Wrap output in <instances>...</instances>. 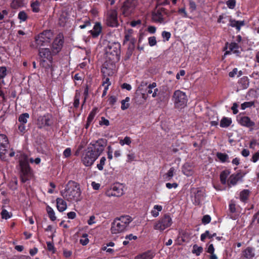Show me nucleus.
Masks as SVG:
<instances>
[{
  "mask_svg": "<svg viewBox=\"0 0 259 259\" xmlns=\"http://www.w3.org/2000/svg\"><path fill=\"white\" fill-rule=\"evenodd\" d=\"M153 257V256L150 251H148L137 255L135 259H152Z\"/></svg>",
  "mask_w": 259,
  "mask_h": 259,
  "instance_id": "nucleus-34",
  "label": "nucleus"
},
{
  "mask_svg": "<svg viewBox=\"0 0 259 259\" xmlns=\"http://www.w3.org/2000/svg\"><path fill=\"white\" fill-rule=\"evenodd\" d=\"M1 214L3 219L7 220L11 217V215H10L9 212L5 209L2 210Z\"/></svg>",
  "mask_w": 259,
  "mask_h": 259,
  "instance_id": "nucleus-50",
  "label": "nucleus"
},
{
  "mask_svg": "<svg viewBox=\"0 0 259 259\" xmlns=\"http://www.w3.org/2000/svg\"><path fill=\"white\" fill-rule=\"evenodd\" d=\"M238 123L243 126L252 127L255 125L254 122L251 120L248 116H244L237 118Z\"/></svg>",
  "mask_w": 259,
  "mask_h": 259,
  "instance_id": "nucleus-21",
  "label": "nucleus"
},
{
  "mask_svg": "<svg viewBox=\"0 0 259 259\" xmlns=\"http://www.w3.org/2000/svg\"><path fill=\"white\" fill-rule=\"evenodd\" d=\"M88 235L87 233L83 234L81 239L79 240L80 243L82 245H86L89 242V240L88 238Z\"/></svg>",
  "mask_w": 259,
  "mask_h": 259,
  "instance_id": "nucleus-44",
  "label": "nucleus"
},
{
  "mask_svg": "<svg viewBox=\"0 0 259 259\" xmlns=\"http://www.w3.org/2000/svg\"><path fill=\"white\" fill-rule=\"evenodd\" d=\"M161 35L164 39L163 41H168L171 37V33L169 32L163 31L162 32Z\"/></svg>",
  "mask_w": 259,
  "mask_h": 259,
  "instance_id": "nucleus-51",
  "label": "nucleus"
},
{
  "mask_svg": "<svg viewBox=\"0 0 259 259\" xmlns=\"http://www.w3.org/2000/svg\"><path fill=\"white\" fill-rule=\"evenodd\" d=\"M121 45L118 42H109L105 48L106 58L112 62H116L120 60Z\"/></svg>",
  "mask_w": 259,
  "mask_h": 259,
  "instance_id": "nucleus-6",
  "label": "nucleus"
},
{
  "mask_svg": "<svg viewBox=\"0 0 259 259\" xmlns=\"http://www.w3.org/2000/svg\"><path fill=\"white\" fill-rule=\"evenodd\" d=\"M25 124L20 123L18 125V130L19 132L22 134H24L26 132Z\"/></svg>",
  "mask_w": 259,
  "mask_h": 259,
  "instance_id": "nucleus-62",
  "label": "nucleus"
},
{
  "mask_svg": "<svg viewBox=\"0 0 259 259\" xmlns=\"http://www.w3.org/2000/svg\"><path fill=\"white\" fill-rule=\"evenodd\" d=\"M244 176V174H242L240 170L236 173L230 175L227 182L228 187L231 188L235 186L239 181H242Z\"/></svg>",
  "mask_w": 259,
  "mask_h": 259,
  "instance_id": "nucleus-17",
  "label": "nucleus"
},
{
  "mask_svg": "<svg viewBox=\"0 0 259 259\" xmlns=\"http://www.w3.org/2000/svg\"><path fill=\"white\" fill-rule=\"evenodd\" d=\"M229 23L228 24V26L235 28L238 32L240 31L241 27L245 25V21L244 20H236L234 19H232L231 17L229 19Z\"/></svg>",
  "mask_w": 259,
  "mask_h": 259,
  "instance_id": "nucleus-22",
  "label": "nucleus"
},
{
  "mask_svg": "<svg viewBox=\"0 0 259 259\" xmlns=\"http://www.w3.org/2000/svg\"><path fill=\"white\" fill-rule=\"evenodd\" d=\"M230 17V16H227L225 14H222L219 16V17L217 20V22L218 23H222L225 24L226 23V21L225 20V19H226L227 18H229Z\"/></svg>",
  "mask_w": 259,
  "mask_h": 259,
  "instance_id": "nucleus-53",
  "label": "nucleus"
},
{
  "mask_svg": "<svg viewBox=\"0 0 259 259\" xmlns=\"http://www.w3.org/2000/svg\"><path fill=\"white\" fill-rule=\"evenodd\" d=\"M148 43L150 47H153L157 44L156 37L155 36H151L148 38Z\"/></svg>",
  "mask_w": 259,
  "mask_h": 259,
  "instance_id": "nucleus-60",
  "label": "nucleus"
},
{
  "mask_svg": "<svg viewBox=\"0 0 259 259\" xmlns=\"http://www.w3.org/2000/svg\"><path fill=\"white\" fill-rule=\"evenodd\" d=\"M133 32L134 30L132 29H129L127 31H125L123 42V45L129 42L128 45V50L131 52H133L134 50L137 41L136 38L133 36Z\"/></svg>",
  "mask_w": 259,
  "mask_h": 259,
  "instance_id": "nucleus-13",
  "label": "nucleus"
},
{
  "mask_svg": "<svg viewBox=\"0 0 259 259\" xmlns=\"http://www.w3.org/2000/svg\"><path fill=\"white\" fill-rule=\"evenodd\" d=\"M178 13L181 15L183 18H188V16L186 11L185 8H182L178 10Z\"/></svg>",
  "mask_w": 259,
  "mask_h": 259,
  "instance_id": "nucleus-56",
  "label": "nucleus"
},
{
  "mask_svg": "<svg viewBox=\"0 0 259 259\" xmlns=\"http://www.w3.org/2000/svg\"><path fill=\"white\" fill-rule=\"evenodd\" d=\"M56 203L57 209L60 212H63L66 209L67 203L62 198H57Z\"/></svg>",
  "mask_w": 259,
  "mask_h": 259,
  "instance_id": "nucleus-26",
  "label": "nucleus"
},
{
  "mask_svg": "<svg viewBox=\"0 0 259 259\" xmlns=\"http://www.w3.org/2000/svg\"><path fill=\"white\" fill-rule=\"evenodd\" d=\"M162 209L161 205H155L154 206L153 209L151 211V213L153 217H157L159 215V212Z\"/></svg>",
  "mask_w": 259,
  "mask_h": 259,
  "instance_id": "nucleus-37",
  "label": "nucleus"
},
{
  "mask_svg": "<svg viewBox=\"0 0 259 259\" xmlns=\"http://www.w3.org/2000/svg\"><path fill=\"white\" fill-rule=\"evenodd\" d=\"M7 75V68L5 66L0 67V79H3Z\"/></svg>",
  "mask_w": 259,
  "mask_h": 259,
  "instance_id": "nucleus-55",
  "label": "nucleus"
},
{
  "mask_svg": "<svg viewBox=\"0 0 259 259\" xmlns=\"http://www.w3.org/2000/svg\"><path fill=\"white\" fill-rule=\"evenodd\" d=\"M239 46L236 42H231L229 43L226 42L223 48V51H225L224 56H226L233 53L236 56H240L241 52L239 50Z\"/></svg>",
  "mask_w": 259,
  "mask_h": 259,
  "instance_id": "nucleus-14",
  "label": "nucleus"
},
{
  "mask_svg": "<svg viewBox=\"0 0 259 259\" xmlns=\"http://www.w3.org/2000/svg\"><path fill=\"white\" fill-rule=\"evenodd\" d=\"M38 52L39 56L41 59H46L50 63H52L54 55L49 48H40Z\"/></svg>",
  "mask_w": 259,
  "mask_h": 259,
  "instance_id": "nucleus-20",
  "label": "nucleus"
},
{
  "mask_svg": "<svg viewBox=\"0 0 259 259\" xmlns=\"http://www.w3.org/2000/svg\"><path fill=\"white\" fill-rule=\"evenodd\" d=\"M132 220L130 215H122L115 218L111 224V233L116 234L126 231Z\"/></svg>",
  "mask_w": 259,
  "mask_h": 259,
  "instance_id": "nucleus-5",
  "label": "nucleus"
},
{
  "mask_svg": "<svg viewBox=\"0 0 259 259\" xmlns=\"http://www.w3.org/2000/svg\"><path fill=\"white\" fill-rule=\"evenodd\" d=\"M229 210L230 213H234L236 211V204L233 202H231L229 205Z\"/></svg>",
  "mask_w": 259,
  "mask_h": 259,
  "instance_id": "nucleus-58",
  "label": "nucleus"
},
{
  "mask_svg": "<svg viewBox=\"0 0 259 259\" xmlns=\"http://www.w3.org/2000/svg\"><path fill=\"white\" fill-rule=\"evenodd\" d=\"M64 36L62 33H59L54 40L52 45V51L53 55L59 53L63 46Z\"/></svg>",
  "mask_w": 259,
  "mask_h": 259,
  "instance_id": "nucleus-15",
  "label": "nucleus"
},
{
  "mask_svg": "<svg viewBox=\"0 0 259 259\" xmlns=\"http://www.w3.org/2000/svg\"><path fill=\"white\" fill-rule=\"evenodd\" d=\"M211 220L210 216L208 214L204 215L202 218V223L204 225L209 224Z\"/></svg>",
  "mask_w": 259,
  "mask_h": 259,
  "instance_id": "nucleus-49",
  "label": "nucleus"
},
{
  "mask_svg": "<svg viewBox=\"0 0 259 259\" xmlns=\"http://www.w3.org/2000/svg\"><path fill=\"white\" fill-rule=\"evenodd\" d=\"M193 165L190 163H185L182 167L183 173L187 177L191 176L193 174Z\"/></svg>",
  "mask_w": 259,
  "mask_h": 259,
  "instance_id": "nucleus-24",
  "label": "nucleus"
},
{
  "mask_svg": "<svg viewBox=\"0 0 259 259\" xmlns=\"http://www.w3.org/2000/svg\"><path fill=\"white\" fill-rule=\"evenodd\" d=\"M189 9L191 12H193L196 10L197 6L195 2L192 0H189Z\"/></svg>",
  "mask_w": 259,
  "mask_h": 259,
  "instance_id": "nucleus-52",
  "label": "nucleus"
},
{
  "mask_svg": "<svg viewBox=\"0 0 259 259\" xmlns=\"http://www.w3.org/2000/svg\"><path fill=\"white\" fill-rule=\"evenodd\" d=\"M253 105V102H245L241 104V107L242 110H245L247 108L251 107Z\"/></svg>",
  "mask_w": 259,
  "mask_h": 259,
  "instance_id": "nucleus-59",
  "label": "nucleus"
},
{
  "mask_svg": "<svg viewBox=\"0 0 259 259\" xmlns=\"http://www.w3.org/2000/svg\"><path fill=\"white\" fill-rule=\"evenodd\" d=\"M172 223V219L170 215L168 214H165L155 223L153 228L154 230L162 232L169 227Z\"/></svg>",
  "mask_w": 259,
  "mask_h": 259,
  "instance_id": "nucleus-10",
  "label": "nucleus"
},
{
  "mask_svg": "<svg viewBox=\"0 0 259 259\" xmlns=\"http://www.w3.org/2000/svg\"><path fill=\"white\" fill-rule=\"evenodd\" d=\"M107 145V140L101 138L90 143L81 154V161L85 166H91L101 155Z\"/></svg>",
  "mask_w": 259,
  "mask_h": 259,
  "instance_id": "nucleus-1",
  "label": "nucleus"
},
{
  "mask_svg": "<svg viewBox=\"0 0 259 259\" xmlns=\"http://www.w3.org/2000/svg\"><path fill=\"white\" fill-rule=\"evenodd\" d=\"M238 88L240 90H244L249 87V79L247 76H243L238 81Z\"/></svg>",
  "mask_w": 259,
  "mask_h": 259,
  "instance_id": "nucleus-25",
  "label": "nucleus"
},
{
  "mask_svg": "<svg viewBox=\"0 0 259 259\" xmlns=\"http://www.w3.org/2000/svg\"><path fill=\"white\" fill-rule=\"evenodd\" d=\"M80 96H81L80 92L78 90H76L75 95L74 97V102H73V107L75 109L78 108L79 106V104H80L79 101H80Z\"/></svg>",
  "mask_w": 259,
  "mask_h": 259,
  "instance_id": "nucleus-30",
  "label": "nucleus"
},
{
  "mask_svg": "<svg viewBox=\"0 0 259 259\" xmlns=\"http://www.w3.org/2000/svg\"><path fill=\"white\" fill-rule=\"evenodd\" d=\"M235 0H228L226 2L227 7L230 9H233L236 6Z\"/></svg>",
  "mask_w": 259,
  "mask_h": 259,
  "instance_id": "nucleus-54",
  "label": "nucleus"
},
{
  "mask_svg": "<svg viewBox=\"0 0 259 259\" xmlns=\"http://www.w3.org/2000/svg\"><path fill=\"white\" fill-rule=\"evenodd\" d=\"M54 124V120L51 114L46 113L39 116L36 120V125L39 129L48 130Z\"/></svg>",
  "mask_w": 259,
  "mask_h": 259,
  "instance_id": "nucleus-8",
  "label": "nucleus"
},
{
  "mask_svg": "<svg viewBox=\"0 0 259 259\" xmlns=\"http://www.w3.org/2000/svg\"><path fill=\"white\" fill-rule=\"evenodd\" d=\"M20 168V179L22 183L29 180L33 175L32 169L31 168L28 156L25 154H21L19 159Z\"/></svg>",
  "mask_w": 259,
  "mask_h": 259,
  "instance_id": "nucleus-3",
  "label": "nucleus"
},
{
  "mask_svg": "<svg viewBox=\"0 0 259 259\" xmlns=\"http://www.w3.org/2000/svg\"><path fill=\"white\" fill-rule=\"evenodd\" d=\"M24 6V0H13L11 7L13 9H18Z\"/></svg>",
  "mask_w": 259,
  "mask_h": 259,
  "instance_id": "nucleus-31",
  "label": "nucleus"
},
{
  "mask_svg": "<svg viewBox=\"0 0 259 259\" xmlns=\"http://www.w3.org/2000/svg\"><path fill=\"white\" fill-rule=\"evenodd\" d=\"M52 37L53 32L50 30H44L35 38L37 47L47 45Z\"/></svg>",
  "mask_w": 259,
  "mask_h": 259,
  "instance_id": "nucleus-11",
  "label": "nucleus"
},
{
  "mask_svg": "<svg viewBox=\"0 0 259 259\" xmlns=\"http://www.w3.org/2000/svg\"><path fill=\"white\" fill-rule=\"evenodd\" d=\"M40 3L38 1H35L31 3L30 6L32 9V11L34 13H38L39 11Z\"/></svg>",
  "mask_w": 259,
  "mask_h": 259,
  "instance_id": "nucleus-40",
  "label": "nucleus"
},
{
  "mask_svg": "<svg viewBox=\"0 0 259 259\" xmlns=\"http://www.w3.org/2000/svg\"><path fill=\"white\" fill-rule=\"evenodd\" d=\"M18 18L20 20V22H24L28 18V15L24 11H20L18 15Z\"/></svg>",
  "mask_w": 259,
  "mask_h": 259,
  "instance_id": "nucleus-43",
  "label": "nucleus"
},
{
  "mask_svg": "<svg viewBox=\"0 0 259 259\" xmlns=\"http://www.w3.org/2000/svg\"><path fill=\"white\" fill-rule=\"evenodd\" d=\"M47 249L50 251H52V252L54 253L55 252V249L54 245L53 243L51 242H47Z\"/></svg>",
  "mask_w": 259,
  "mask_h": 259,
  "instance_id": "nucleus-63",
  "label": "nucleus"
},
{
  "mask_svg": "<svg viewBox=\"0 0 259 259\" xmlns=\"http://www.w3.org/2000/svg\"><path fill=\"white\" fill-rule=\"evenodd\" d=\"M203 248L202 246H199L197 244H194L193 246V249L192 252L197 256H199L203 252Z\"/></svg>",
  "mask_w": 259,
  "mask_h": 259,
  "instance_id": "nucleus-39",
  "label": "nucleus"
},
{
  "mask_svg": "<svg viewBox=\"0 0 259 259\" xmlns=\"http://www.w3.org/2000/svg\"><path fill=\"white\" fill-rule=\"evenodd\" d=\"M8 144V139L6 135L0 134V157L3 160H6L5 154L6 148Z\"/></svg>",
  "mask_w": 259,
  "mask_h": 259,
  "instance_id": "nucleus-19",
  "label": "nucleus"
},
{
  "mask_svg": "<svg viewBox=\"0 0 259 259\" xmlns=\"http://www.w3.org/2000/svg\"><path fill=\"white\" fill-rule=\"evenodd\" d=\"M157 6L156 8L152 13V20L157 23H165L164 16H170L168 11L164 8L159 7V6L166 5L169 4L168 0H156Z\"/></svg>",
  "mask_w": 259,
  "mask_h": 259,
  "instance_id": "nucleus-4",
  "label": "nucleus"
},
{
  "mask_svg": "<svg viewBox=\"0 0 259 259\" xmlns=\"http://www.w3.org/2000/svg\"><path fill=\"white\" fill-rule=\"evenodd\" d=\"M106 194L108 197H120L123 194V186L119 184L114 185L106 192Z\"/></svg>",
  "mask_w": 259,
  "mask_h": 259,
  "instance_id": "nucleus-16",
  "label": "nucleus"
},
{
  "mask_svg": "<svg viewBox=\"0 0 259 259\" xmlns=\"http://www.w3.org/2000/svg\"><path fill=\"white\" fill-rule=\"evenodd\" d=\"M206 237L208 238L209 239H212V235L210 233L209 231L208 230H206L205 232L203 234H202L200 236V240L202 242H204L205 239Z\"/></svg>",
  "mask_w": 259,
  "mask_h": 259,
  "instance_id": "nucleus-45",
  "label": "nucleus"
},
{
  "mask_svg": "<svg viewBox=\"0 0 259 259\" xmlns=\"http://www.w3.org/2000/svg\"><path fill=\"white\" fill-rule=\"evenodd\" d=\"M105 22L106 25L110 27H117L119 25L118 20V13L116 9H110L107 11Z\"/></svg>",
  "mask_w": 259,
  "mask_h": 259,
  "instance_id": "nucleus-9",
  "label": "nucleus"
},
{
  "mask_svg": "<svg viewBox=\"0 0 259 259\" xmlns=\"http://www.w3.org/2000/svg\"><path fill=\"white\" fill-rule=\"evenodd\" d=\"M84 24L82 25H80L79 27L82 29L85 28L88 26H90L91 25V23L90 21V19L89 18H86L85 20L83 21Z\"/></svg>",
  "mask_w": 259,
  "mask_h": 259,
  "instance_id": "nucleus-57",
  "label": "nucleus"
},
{
  "mask_svg": "<svg viewBox=\"0 0 259 259\" xmlns=\"http://www.w3.org/2000/svg\"><path fill=\"white\" fill-rule=\"evenodd\" d=\"M40 65L46 69H49L52 66V63L47 62L44 59H41L40 61Z\"/></svg>",
  "mask_w": 259,
  "mask_h": 259,
  "instance_id": "nucleus-48",
  "label": "nucleus"
},
{
  "mask_svg": "<svg viewBox=\"0 0 259 259\" xmlns=\"http://www.w3.org/2000/svg\"><path fill=\"white\" fill-rule=\"evenodd\" d=\"M102 31V27L100 22H96L92 30L89 32L91 34L93 38H97L101 34Z\"/></svg>",
  "mask_w": 259,
  "mask_h": 259,
  "instance_id": "nucleus-23",
  "label": "nucleus"
},
{
  "mask_svg": "<svg viewBox=\"0 0 259 259\" xmlns=\"http://www.w3.org/2000/svg\"><path fill=\"white\" fill-rule=\"evenodd\" d=\"M250 191L247 189H244L240 193V199L243 202H246L248 200Z\"/></svg>",
  "mask_w": 259,
  "mask_h": 259,
  "instance_id": "nucleus-32",
  "label": "nucleus"
},
{
  "mask_svg": "<svg viewBox=\"0 0 259 259\" xmlns=\"http://www.w3.org/2000/svg\"><path fill=\"white\" fill-rule=\"evenodd\" d=\"M46 210L47 211L48 217L52 221H55L56 220V217L55 215V211L50 206L47 205L46 207Z\"/></svg>",
  "mask_w": 259,
  "mask_h": 259,
  "instance_id": "nucleus-35",
  "label": "nucleus"
},
{
  "mask_svg": "<svg viewBox=\"0 0 259 259\" xmlns=\"http://www.w3.org/2000/svg\"><path fill=\"white\" fill-rule=\"evenodd\" d=\"M232 123V120L231 118L223 117L220 121V125L223 128L228 127Z\"/></svg>",
  "mask_w": 259,
  "mask_h": 259,
  "instance_id": "nucleus-29",
  "label": "nucleus"
},
{
  "mask_svg": "<svg viewBox=\"0 0 259 259\" xmlns=\"http://www.w3.org/2000/svg\"><path fill=\"white\" fill-rule=\"evenodd\" d=\"M98 108L97 107L94 108L89 114L87 118L88 122H92L98 111Z\"/></svg>",
  "mask_w": 259,
  "mask_h": 259,
  "instance_id": "nucleus-42",
  "label": "nucleus"
},
{
  "mask_svg": "<svg viewBox=\"0 0 259 259\" xmlns=\"http://www.w3.org/2000/svg\"><path fill=\"white\" fill-rule=\"evenodd\" d=\"M10 189L12 190H16L18 188V181L16 178H15L14 180H12L9 185Z\"/></svg>",
  "mask_w": 259,
  "mask_h": 259,
  "instance_id": "nucleus-47",
  "label": "nucleus"
},
{
  "mask_svg": "<svg viewBox=\"0 0 259 259\" xmlns=\"http://www.w3.org/2000/svg\"><path fill=\"white\" fill-rule=\"evenodd\" d=\"M217 158L223 163L228 161L229 156L225 153L218 152L216 154Z\"/></svg>",
  "mask_w": 259,
  "mask_h": 259,
  "instance_id": "nucleus-38",
  "label": "nucleus"
},
{
  "mask_svg": "<svg viewBox=\"0 0 259 259\" xmlns=\"http://www.w3.org/2000/svg\"><path fill=\"white\" fill-rule=\"evenodd\" d=\"M157 84L156 82L150 84L147 88V93L148 94H152V97H155L157 96V92L158 91L157 88H155Z\"/></svg>",
  "mask_w": 259,
  "mask_h": 259,
  "instance_id": "nucleus-28",
  "label": "nucleus"
},
{
  "mask_svg": "<svg viewBox=\"0 0 259 259\" xmlns=\"http://www.w3.org/2000/svg\"><path fill=\"white\" fill-rule=\"evenodd\" d=\"M106 161V157H102L100 160V162L97 165V167L99 170H102L104 168V166L105 164Z\"/></svg>",
  "mask_w": 259,
  "mask_h": 259,
  "instance_id": "nucleus-46",
  "label": "nucleus"
},
{
  "mask_svg": "<svg viewBox=\"0 0 259 259\" xmlns=\"http://www.w3.org/2000/svg\"><path fill=\"white\" fill-rule=\"evenodd\" d=\"M194 197L192 199L193 203L195 205H200L205 197V190L203 189H197L193 192Z\"/></svg>",
  "mask_w": 259,
  "mask_h": 259,
  "instance_id": "nucleus-18",
  "label": "nucleus"
},
{
  "mask_svg": "<svg viewBox=\"0 0 259 259\" xmlns=\"http://www.w3.org/2000/svg\"><path fill=\"white\" fill-rule=\"evenodd\" d=\"M131 143V139L129 137H125L123 140L120 141V144L121 145H123L124 144H126L127 145H130Z\"/></svg>",
  "mask_w": 259,
  "mask_h": 259,
  "instance_id": "nucleus-61",
  "label": "nucleus"
},
{
  "mask_svg": "<svg viewBox=\"0 0 259 259\" xmlns=\"http://www.w3.org/2000/svg\"><path fill=\"white\" fill-rule=\"evenodd\" d=\"M172 100L176 108L182 109L187 106L188 100L186 93L178 90L174 92Z\"/></svg>",
  "mask_w": 259,
  "mask_h": 259,
  "instance_id": "nucleus-7",
  "label": "nucleus"
},
{
  "mask_svg": "<svg viewBox=\"0 0 259 259\" xmlns=\"http://www.w3.org/2000/svg\"><path fill=\"white\" fill-rule=\"evenodd\" d=\"M63 198L70 202H77L80 200L81 191L79 185L74 181H70L64 192H61Z\"/></svg>",
  "mask_w": 259,
  "mask_h": 259,
  "instance_id": "nucleus-2",
  "label": "nucleus"
},
{
  "mask_svg": "<svg viewBox=\"0 0 259 259\" xmlns=\"http://www.w3.org/2000/svg\"><path fill=\"white\" fill-rule=\"evenodd\" d=\"M137 4L136 0H126L121 8L122 15L125 17L130 16L134 12Z\"/></svg>",
  "mask_w": 259,
  "mask_h": 259,
  "instance_id": "nucleus-12",
  "label": "nucleus"
},
{
  "mask_svg": "<svg viewBox=\"0 0 259 259\" xmlns=\"http://www.w3.org/2000/svg\"><path fill=\"white\" fill-rule=\"evenodd\" d=\"M29 117V114L28 113H22L19 116L18 121L20 123L26 124Z\"/></svg>",
  "mask_w": 259,
  "mask_h": 259,
  "instance_id": "nucleus-36",
  "label": "nucleus"
},
{
  "mask_svg": "<svg viewBox=\"0 0 259 259\" xmlns=\"http://www.w3.org/2000/svg\"><path fill=\"white\" fill-rule=\"evenodd\" d=\"M231 171L229 169H225L223 170L220 176L221 183L222 185H225L227 183V178L230 175Z\"/></svg>",
  "mask_w": 259,
  "mask_h": 259,
  "instance_id": "nucleus-27",
  "label": "nucleus"
},
{
  "mask_svg": "<svg viewBox=\"0 0 259 259\" xmlns=\"http://www.w3.org/2000/svg\"><path fill=\"white\" fill-rule=\"evenodd\" d=\"M259 160V151L255 152L253 154L251 161L254 163L257 162Z\"/></svg>",
  "mask_w": 259,
  "mask_h": 259,
  "instance_id": "nucleus-64",
  "label": "nucleus"
},
{
  "mask_svg": "<svg viewBox=\"0 0 259 259\" xmlns=\"http://www.w3.org/2000/svg\"><path fill=\"white\" fill-rule=\"evenodd\" d=\"M130 101V98L128 97H126L125 99L122 100L121 101V109L122 110H125L127 109L130 107V104L128 102Z\"/></svg>",
  "mask_w": 259,
  "mask_h": 259,
  "instance_id": "nucleus-41",
  "label": "nucleus"
},
{
  "mask_svg": "<svg viewBox=\"0 0 259 259\" xmlns=\"http://www.w3.org/2000/svg\"><path fill=\"white\" fill-rule=\"evenodd\" d=\"M175 172V168L174 167H171L168 171L163 175V178L165 180L170 181L174 177Z\"/></svg>",
  "mask_w": 259,
  "mask_h": 259,
  "instance_id": "nucleus-33",
  "label": "nucleus"
}]
</instances>
